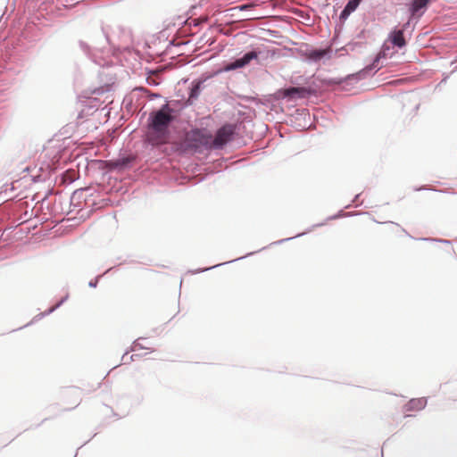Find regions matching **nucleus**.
<instances>
[{"label": "nucleus", "instance_id": "nucleus-8", "mask_svg": "<svg viewBox=\"0 0 457 457\" xmlns=\"http://www.w3.org/2000/svg\"><path fill=\"white\" fill-rule=\"evenodd\" d=\"M361 0H351L347 3L345 7L341 12L340 17L343 19L347 18L353 11L356 10L358 5L360 4Z\"/></svg>", "mask_w": 457, "mask_h": 457}, {"label": "nucleus", "instance_id": "nucleus-7", "mask_svg": "<svg viewBox=\"0 0 457 457\" xmlns=\"http://www.w3.org/2000/svg\"><path fill=\"white\" fill-rule=\"evenodd\" d=\"M390 39L392 43L398 47H403L406 44L403 30H394L390 34Z\"/></svg>", "mask_w": 457, "mask_h": 457}, {"label": "nucleus", "instance_id": "nucleus-10", "mask_svg": "<svg viewBox=\"0 0 457 457\" xmlns=\"http://www.w3.org/2000/svg\"><path fill=\"white\" fill-rule=\"evenodd\" d=\"M430 0H413L411 7V15L414 16L422 8H425Z\"/></svg>", "mask_w": 457, "mask_h": 457}, {"label": "nucleus", "instance_id": "nucleus-5", "mask_svg": "<svg viewBox=\"0 0 457 457\" xmlns=\"http://www.w3.org/2000/svg\"><path fill=\"white\" fill-rule=\"evenodd\" d=\"M329 53V49H306L303 51V56L312 62L321 60Z\"/></svg>", "mask_w": 457, "mask_h": 457}, {"label": "nucleus", "instance_id": "nucleus-9", "mask_svg": "<svg viewBox=\"0 0 457 457\" xmlns=\"http://www.w3.org/2000/svg\"><path fill=\"white\" fill-rule=\"evenodd\" d=\"M427 404V400L425 398H418V399H411L408 405L410 410H422L425 408Z\"/></svg>", "mask_w": 457, "mask_h": 457}, {"label": "nucleus", "instance_id": "nucleus-2", "mask_svg": "<svg viewBox=\"0 0 457 457\" xmlns=\"http://www.w3.org/2000/svg\"><path fill=\"white\" fill-rule=\"evenodd\" d=\"M188 145L193 148H212V136L206 129H194L187 136Z\"/></svg>", "mask_w": 457, "mask_h": 457}, {"label": "nucleus", "instance_id": "nucleus-3", "mask_svg": "<svg viewBox=\"0 0 457 457\" xmlns=\"http://www.w3.org/2000/svg\"><path fill=\"white\" fill-rule=\"evenodd\" d=\"M233 133L234 130L230 125L221 127L217 131L215 137H212V148L219 149L223 147L230 140Z\"/></svg>", "mask_w": 457, "mask_h": 457}, {"label": "nucleus", "instance_id": "nucleus-4", "mask_svg": "<svg viewBox=\"0 0 457 457\" xmlns=\"http://www.w3.org/2000/svg\"><path fill=\"white\" fill-rule=\"evenodd\" d=\"M257 58H258L257 52H255V51L248 52L242 58L237 59L235 62H232L228 64H227L222 69V71H230L243 68V67L248 65L251 62V61L255 60Z\"/></svg>", "mask_w": 457, "mask_h": 457}, {"label": "nucleus", "instance_id": "nucleus-1", "mask_svg": "<svg viewBox=\"0 0 457 457\" xmlns=\"http://www.w3.org/2000/svg\"><path fill=\"white\" fill-rule=\"evenodd\" d=\"M173 110L169 104H164L158 111L152 112L148 118L146 140L153 145L168 142L170 125L174 120Z\"/></svg>", "mask_w": 457, "mask_h": 457}, {"label": "nucleus", "instance_id": "nucleus-6", "mask_svg": "<svg viewBox=\"0 0 457 457\" xmlns=\"http://www.w3.org/2000/svg\"><path fill=\"white\" fill-rule=\"evenodd\" d=\"M307 94L308 90L304 87H290L284 91V96L290 98L304 97Z\"/></svg>", "mask_w": 457, "mask_h": 457}]
</instances>
